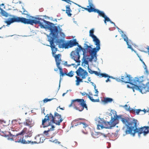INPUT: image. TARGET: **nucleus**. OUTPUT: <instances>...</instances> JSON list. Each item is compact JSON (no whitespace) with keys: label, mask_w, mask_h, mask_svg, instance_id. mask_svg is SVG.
Listing matches in <instances>:
<instances>
[{"label":"nucleus","mask_w":149,"mask_h":149,"mask_svg":"<svg viewBox=\"0 0 149 149\" xmlns=\"http://www.w3.org/2000/svg\"><path fill=\"white\" fill-rule=\"evenodd\" d=\"M61 55L60 54H58L57 55H56L54 56L55 58V61L56 63V65L57 67L60 66V65L61 60Z\"/></svg>","instance_id":"15"},{"label":"nucleus","mask_w":149,"mask_h":149,"mask_svg":"<svg viewBox=\"0 0 149 149\" xmlns=\"http://www.w3.org/2000/svg\"><path fill=\"white\" fill-rule=\"evenodd\" d=\"M91 83L93 85V86H94V88L95 90V93H96V94L94 95V96H97L98 94V91H97V89H96V85H95V84L93 83V82H91Z\"/></svg>","instance_id":"28"},{"label":"nucleus","mask_w":149,"mask_h":149,"mask_svg":"<svg viewBox=\"0 0 149 149\" xmlns=\"http://www.w3.org/2000/svg\"><path fill=\"white\" fill-rule=\"evenodd\" d=\"M68 91H67V92L65 93H64L62 94V96H63L64 95L67 93V92H68Z\"/></svg>","instance_id":"48"},{"label":"nucleus","mask_w":149,"mask_h":149,"mask_svg":"<svg viewBox=\"0 0 149 149\" xmlns=\"http://www.w3.org/2000/svg\"><path fill=\"white\" fill-rule=\"evenodd\" d=\"M63 10V11H65V10Z\"/></svg>","instance_id":"60"},{"label":"nucleus","mask_w":149,"mask_h":149,"mask_svg":"<svg viewBox=\"0 0 149 149\" xmlns=\"http://www.w3.org/2000/svg\"><path fill=\"white\" fill-rule=\"evenodd\" d=\"M58 107L60 108V109L62 110H63L64 109L62 108H60V106H59Z\"/></svg>","instance_id":"53"},{"label":"nucleus","mask_w":149,"mask_h":149,"mask_svg":"<svg viewBox=\"0 0 149 149\" xmlns=\"http://www.w3.org/2000/svg\"><path fill=\"white\" fill-rule=\"evenodd\" d=\"M26 19L24 17H20L14 16L13 18H10L5 21V22L8 25H10L11 23L15 22H21L25 24H30L33 25V24H38L41 28L45 29L46 27L44 24L46 20L41 18L36 17L27 15Z\"/></svg>","instance_id":"3"},{"label":"nucleus","mask_w":149,"mask_h":149,"mask_svg":"<svg viewBox=\"0 0 149 149\" xmlns=\"http://www.w3.org/2000/svg\"><path fill=\"white\" fill-rule=\"evenodd\" d=\"M25 129H24L21 132L19 133L16 134V135H13V136H11L12 138L11 139H13V140H15V142L21 143L23 144H27L31 143V141H29L27 139H25L28 137V135L27 136L25 135V137H22V136H19V135H23L24 133H25L24 132Z\"/></svg>","instance_id":"8"},{"label":"nucleus","mask_w":149,"mask_h":149,"mask_svg":"<svg viewBox=\"0 0 149 149\" xmlns=\"http://www.w3.org/2000/svg\"><path fill=\"white\" fill-rule=\"evenodd\" d=\"M84 47L86 51L89 52L91 56L90 61L95 58V61H96L97 60V52H93V48L92 49L91 47L90 46L88 45L87 44H85Z\"/></svg>","instance_id":"12"},{"label":"nucleus","mask_w":149,"mask_h":149,"mask_svg":"<svg viewBox=\"0 0 149 149\" xmlns=\"http://www.w3.org/2000/svg\"><path fill=\"white\" fill-rule=\"evenodd\" d=\"M54 99H55V98H51L49 99L45 98L43 100V102L44 103H46L48 101H51Z\"/></svg>","instance_id":"35"},{"label":"nucleus","mask_w":149,"mask_h":149,"mask_svg":"<svg viewBox=\"0 0 149 149\" xmlns=\"http://www.w3.org/2000/svg\"><path fill=\"white\" fill-rule=\"evenodd\" d=\"M40 143H42L43 142L44 139V138L43 137H40Z\"/></svg>","instance_id":"41"},{"label":"nucleus","mask_w":149,"mask_h":149,"mask_svg":"<svg viewBox=\"0 0 149 149\" xmlns=\"http://www.w3.org/2000/svg\"><path fill=\"white\" fill-rule=\"evenodd\" d=\"M102 134L105 137H107V135L105 134H103L101 133L100 132H96L95 131L94 132H92L91 133V135L94 138H98L99 136L101 135Z\"/></svg>","instance_id":"17"},{"label":"nucleus","mask_w":149,"mask_h":149,"mask_svg":"<svg viewBox=\"0 0 149 149\" xmlns=\"http://www.w3.org/2000/svg\"><path fill=\"white\" fill-rule=\"evenodd\" d=\"M60 70V81L61 79H62V78H61V76L63 77L65 75V74H67V73H63V70L62 68H61L60 66L58 67H57Z\"/></svg>","instance_id":"24"},{"label":"nucleus","mask_w":149,"mask_h":149,"mask_svg":"<svg viewBox=\"0 0 149 149\" xmlns=\"http://www.w3.org/2000/svg\"><path fill=\"white\" fill-rule=\"evenodd\" d=\"M121 121L127 127L125 135L130 134L134 136L135 133H137L139 136L142 134L145 136L149 132L148 126L138 128L139 123H138V121L137 120L134 119L131 120L129 118H121Z\"/></svg>","instance_id":"1"},{"label":"nucleus","mask_w":149,"mask_h":149,"mask_svg":"<svg viewBox=\"0 0 149 149\" xmlns=\"http://www.w3.org/2000/svg\"><path fill=\"white\" fill-rule=\"evenodd\" d=\"M19 124H22V123H19Z\"/></svg>","instance_id":"64"},{"label":"nucleus","mask_w":149,"mask_h":149,"mask_svg":"<svg viewBox=\"0 0 149 149\" xmlns=\"http://www.w3.org/2000/svg\"><path fill=\"white\" fill-rule=\"evenodd\" d=\"M2 15L4 16L7 17L8 16V14L4 10H2L1 11Z\"/></svg>","instance_id":"32"},{"label":"nucleus","mask_w":149,"mask_h":149,"mask_svg":"<svg viewBox=\"0 0 149 149\" xmlns=\"http://www.w3.org/2000/svg\"><path fill=\"white\" fill-rule=\"evenodd\" d=\"M56 42L58 44V47L60 48L68 49L77 45L79 47L78 49H80V51L81 50L83 51V54L84 56L85 49L82 48L81 45H79L76 39L68 40L67 42H65L63 39H57Z\"/></svg>","instance_id":"6"},{"label":"nucleus","mask_w":149,"mask_h":149,"mask_svg":"<svg viewBox=\"0 0 149 149\" xmlns=\"http://www.w3.org/2000/svg\"><path fill=\"white\" fill-rule=\"evenodd\" d=\"M75 78L77 79L76 80V85L77 86L79 85L80 82H83L82 79H80L79 77L76 76L75 77Z\"/></svg>","instance_id":"25"},{"label":"nucleus","mask_w":149,"mask_h":149,"mask_svg":"<svg viewBox=\"0 0 149 149\" xmlns=\"http://www.w3.org/2000/svg\"><path fill=\"white\" fill-rule=\"evenodd\" d=\"M53 115L50 113L47 114L45 116V118L42 120V124L43 127L51 126V127L50 129H49L48 130L45 131L43 132L44 135L47 137L52 138L54 136V133L52 131L55 128V126L52 125L53 123Z\"/></svg>","instance_id":"5"},{"label":"nucleus","mask_w":149,"mask_h":149,"mask_svg":"<svg viewBox=\"0 0 149 149\" xmlns=\"http://www.w3.org/2000/svg\"><path fill=\"white\" fill-rule=\"evenodd\" d=\"M147 49L148 50H149V47H148L147 48Z\"/></svg>","instance_id":"56"},{"label":"nucleus","mask_w":149,"mask_h":149,"mask_svg":"<svg viewBox=\"0 0 149 149\" xmlns=\"http://www.w3.org/2000/svg\"><path fill=\"white\" fill-rule=\"evenodd\" d=\"M143 77H135L133 79L130 75L126 73L123 76H122L121 78H117L116 80L119 82L125 83H130L134 85V88L139 91L142 94L149 92V82L146 83V85L142 84L143 81Z\"/></svg>","instance_id":"2"},{"label":"nucleus","mask_w":149,"mask_h":149,"mask_svg":"<svg viewBox=\"0 0 149 149\" xmlns=\"http://www.w3.org/2000/svg\"><path fill=\"white\" fill-rule=\"evenodd\" d=\"M74 74L73 72L72 71H70L68 73L65 74V75L68 76L70 77H72L73 76Z\"/></svg>","instance_id":"31"},{"label":"nucleus","mask_w":149,"mask_h":149,"mask_svg":"<svg viewBox=\"0 0 149 149\" xmlns=\"http://www.w3.org/2000/svg\"><path fill=\"white\" fill-rule=\"evenodd\" d=\"M79 120H81V119H81V118H79V119H77V120L78 121V120H79Z\"/></svg>","instance_id":"58"},{"label":"nucleus","mask_w":149,"mask_h":149,"mask_svg":"<svg viewBox=\"0 0 149 149\" xmlns=\"http://www.w3.org/2000/svg\"><path fill=\"white\" fill-rule=\"evenodd\" d=\"M93 39V41L95 43V45H96V48H93V52L97 53L100 49V42L99 40L96 37Z\"/></svg>","instance_id":"14"},{"label":"nucleus","mask_w":149,"mask_h":149,"mask_svg":"<svg viewBox=\"0 0 149 149\" xmlns=\"http://www.w3.org/2000/svg\"><path fill=\"white\" fill-rule=\"evenodd\" d=\"M46 25H47V28L50 31V34H52V37H49L48 41L50 42V47L52 49V53L53 54H55L57 51V49L55 47L54 44V40L55 38L56 37L59 33V31L57 26H55L54 24L50 22L46 21L44 23Z\"/></svg>","instance_id":"4"},{"label":"nucleus","mask_w":149,"mask_h":149,"mask_svg":"<svg viewBox=\"0 0 149 149\" xmlns=\"http://www.w3.org/2000/svg\"><path fill=\"white\" fill-rule=\"evenodd\" d=\"M102 129L104 128V127L102 125H97V129L100 130V129Z\"/></svg>","instance_id":"36"},{"label":"nucleus","mask_w":149,"mask_h":149,"mask_svg":"<svg viewBox=\"0 0 149 149\" xmlns=\"http://www.w3.org/2000/svg\"><path fill=\"white\" fill-rule=\"evenodd\" d=\"M84 100L83 99H76L72 100L71 104L69 105V107L72 106H75L74 108L77 110L80 111H82L84 108L88 109L86 104Z\"/></svg>","instance_id":"7"},{"label":"nucleus","mask_w":149,"mask_h":149,"mask_svg":"<svg viewBox=\"0 0 149 149\" xmlns=\"http://www.w3.org/2000/svg\"><path fill=\"white\" fill-rule=\"evenodd\" d=\"M130 108L129 107V110L131 111L132 113H136L137 115H138L140 111H141V110L140 109H138L136 110L132 109L131 110V108H130Z\"/></svg>","instance_id":"23"},{"label":"nucleus","mask_w":149,"mask_h":149,"mask_svg":"<svg viewBox=\"0 0 149 149\" xmlns=\"http://www.w3.org/2000/svg\"><path fill=\"white\" fill-rule=\"evenodd\" d=\"M40 136L39 135H37L35 137V139L36 140L35 141H32L31 142V143H40Z\"/></svg>","instance_id":"22"},{"label":"nucleus","mask_w":149,"mask_h":149,"mask_svg":"<svg viewBox=\"0 0 149 149\" xmlns=\"http://www.w3.org/2000/svg\"><path fill=\"white\" fill-rule=\"evenodd\" d=\"M122 36L123 37V38L124 40L127 43V45L128 46V48L130 49L131 50H133V48L132 47L131 45H130L129 44L128 38L127 36L125 34H123L122 35Z\"/></svg>","instance_id":"16"},{"label":"nucleus","mask_w":149,"mask_h":149,"mask_svg":"<svg viewBox=\"0 0 149 149\" xmlns=\"http://www.w3.org/2000/svg\"><path fill=\"white\" fill-rule=\"evenodd\" d=\"M104 77L105 78H106L107 77H108L109 78L111 77L109 76L108 74L106 73H100V77Z\"/></svg>","instance_id":"30"},{"label":"nucleus","mask_w":149,"mask_h":149,"mask_svg":"<svg viewBox=\"0 0 149 149\" xmlns=\"http://www.w3.org/2000/svg\"><path fill=\"white\" fill-rule=\"evenodd\" d=\"M59 33H60V32H62L61 31H62V29H60L59 27Z\"/></svg>","instance_id":"49"},{"label":"nucleus","mask_w":149,"mask_h":149,"mask_svg":"<svg viewBox=\"0 0 149 149\" xmlns=\"http://www.w3.org/2000/svg\"><path fill=\"white\" fill-rule=\"evenodd\" d=\"M86 63H88L87 61H86Z\"/></svg>","instance_id":"61"},{"label":"nucleus","mask_w":149,"mask_h":149,"mask_svg":"<svg viewBox=\"0 0 149 149\" xmlns=\"http://www.w3.org/2000/svg\"><path fill=\"white\" fill-rule=\"evenodd\" d=\"M78 124L81 125L84 128H85L88 126L87 124L84 123L79 122Z\"/></svg>","instance_id":"29"},{"label":"nucleus","mask_w":149,"mask_h":149,"mask_svg":"<svg viewBox=\"0 0 149 149\" xmlns=\"http://www.w3.org/2000/svg\"><path fill=\"white\" fill-rule=\"evenodd\" d=\"M109 78L108 77V78L106 80V82H108V81H110V79H109Z\"/></svg>","instance_id":"47"},{"label":"nucleus","mask_w":149,"mask_h":149,"mask_svg":"<svg viewBox=\"0 0 149 149\" xmlns=\"http://www.w3.org/2000/svg\"><path fill=\"white\" fill-rule=\"evenodd\" d=\"M119 116H116L113 118H111V122L103 121V124L104 125V128L106 129H110L111 127L115 126L118 123V119L120 117Z\"/></svg>","instance_id":"10"},{"label":"nucleus","mask_w":149,"mask_h":149,"mask_svg":"<svg viewBox=\"0 0 149 149\" xmlns=\"http://www.w3.org/2000/svg\"><path fill=\"white\" fill-rule=\"evenodd\" d=\"M32 120L31 119L29 118L26 120V121L23 123L24 125L28 126L31 127L32 125Z\"/></svg>","instance_id":"20"},{"label":"nucleus","mask_w":149,"mask_h":149,"mask_svg":"<svg viewBox=\"0 0 149 149\" xmlns=\"http://www.w3.org/2000/svg\"><path fill=\"white\" fill-rule=\"evenodd\" d=\"M88 73L87 72H85L84 74L81 75V78L82 79H84L86 78V76H87Z\"/></svg>","instance_id":"34"},{"label":"nucleus","mask_w":149,"mask_h":149,"mask_svg":"<svg viewBox=\"0 0 149 149\" xmlns=\"http://www.w3.org/2000/svg\"><path fill=\"white\" fill-rule=\"evenodd\" d=\"M5 137H6L7 136H6V135H5Z\"/></svg>","instance_id":"63"},{"label":"nucleus","mask_w":149,"mask_h":149,"mask_svg":"<svg viewBox=\"0 0 149 149\" xmlns=\"http://www.w3.org/2000/svg\"><path fill=\"white\" fill-rule=\"evenodd\" d=\"M93 73L95 74L96 75L99 76L100 77V74L99 72H97L96 71H94Z\"/></svg>","instance_id":"39"},{"label":"nucleus","mask_w":149,"mask_h":149,"mask_svg":"<svg viewBox=\"0 0 149 149\" xmlns=\"http://www.w3.org/2000/svg\"><path fill=\"white\" fill-rule=\"evenodd\" d=\"M112 98H106L104 99V101L105 103L110 102L113 101Z\"/></svg>","instance_id":"27"},{"label":"nucleus","mask_w":149,"mask_h":149,"mask_svg":"<svg viewBox=\"0 0 149 149\" xmlns=\"http://www.w3.org/2000/svg\"><path fill=\"white\" fill-rule=\"evenodd\" d=\"M85 72H86V71L84 70L82 68L79 67L76 72L78 76H80L83 74Z\"/></svg>","instance_id":"19"},{"label":"nucleus","mask_w":149,"mask_h":149,"mask_svg":"<svg viewBox=\"0 0 149 149\" xmlns=\"http://www.w3.org/2000/svg\"><path fill=\"white\" fill-rule=\"evenodd\" d=\"M89 6H87V8L81 7V8L88 11L89 13L94 12L98 13L99 15L103 17L106 15L103 12L100 11L98 9H95L94 5L93 3L92 0H88Z\"/></svg>","instance_id":"9"},{"label":"nucleus","mask_w":149,"mask_h":149,"mask_svg":"<svg viewBox=\"0 0 149 149\" xmlns=\"http://www.w3.org/2000/svg\"><path fill=\"white\" fill-rule=\"evenodd\" d=\"M67 63V62H65V64H66Z\"/></svg>","instance_id":"62"},{"label":"nucleus","mask_w":149,"mask_h":149,"mask_svg":"<svg viewBox=\"0 0 149 149\" xmlns=\"http://www.w3.org/2000/svg\"><path fill=\"white\" fill-rule=\"evenodd\" d=\"M74 65V63H72V64H71L70 65H67V66H68L69 67V66H71V65Z\"/></svg>","instance_id":"46"},{"label":"nucleus","mask_w":149,"mask_h":149,"mask_svg":"<svg viewBox=\"0 0 149 149\" xmlns=\"http://www.w3.org/2000/svg\"><path fill=\"white\" fill-rule=\"evenodd\" d=\"M110 23H111V24H113L114 25H115V23L113 22H112V21H111V20L110 21Z\"/></svg>","instance_id":"50"},{"label":"nucleus","mask_w":149,"mask_h":149,"mask_svg":"<svg viewBox=\"0 0 149 149\" xmlns=\"http://www.w3.org/2000/svg\"><path fill=\"white\" fill-rule=\"evenodd\" d=\"M140 60L142 62V63L145 65V63H144V62L142 60H141L140 58Z\"/></svg>","instance_id":"51"},{"label":"nucleus","mask_w":149,"mask_h":149,"mask_svg":"<svg viewBox=\"0 0 149 149\" xmlns=\"http://www.w3.org/2000/svg\"><path fill=\"white\" fill-rule=\"evenodd\" d=\"M81 94L82 96H84L85 95H86L88 96V98L90 99V100L93 102H99V99H93L92 97H91L89 95H88L87 93L84 92L83 93H81Z\"/></svg>","instance_id":"18"},{"label":"nucleus","mask_w":149,"mask_h":149,"mask_svg":"<svg viewBox=\"0 0 149 149\" xmlns=\"http://www.w3.org/2000/svg\"><path fill=\"white\" fill-rule=\"evenodd\" d=\"M80 49L77 48L75 50L72 51L70 54L71 58L75 61L76 62L79 63L78 65H80L81 61L79 60L80 56L79 54Z\"/></svg>","instance_id":"11"},{"label":"nucleus","mask_w":149,"mask_h":149,"mask_svg":"<svg viewBox=\"0 0 149 149\" xmlns=\"http://www.w3.org/2000/svg\"><path fill=\"white\" fill-rule=\"evenodd\" d=\"M89 94L90 95H93L92 93H91V92H89Z\"/></svg>","instance_id":"54"},{"label":"nucleus","mask_w":149,"mask_h":149,"mask_svg":"<svg viewBox=\"0 0 149 149\" xmlns=\"http://www.w3.org/2000/svg\"><path fill=\"white\" fill-rule=\"evenodd\" d=\"M66 13L67 14L68 16L71 17L72 15V14L70 13V12L72 11V10L70 9V6H66Z\"/></svg>","instance_id":"21"},{"label":"nucleus","mask_w":149,"mask_h":149,"mask_svg":"<svg viewBox=\"0 0 149 149\" xmlns=\"http://www.w3.org/2000/svg\"><path fill=\"white\" fill-rule=\"evenodd\" d=\"M13 135H10V136H8V139H10L11 140H13V139H11V138H12V137L11 136H13Z\"/></svg>","instance_id":"42"},{"label":"nucleus","mask_w":149,"mask_h":149,"mask_svg":"<svg viewBox=\"0 0 149 149\" xmlns=\"http://www.w3.org/2000/svg\"><path fill=\"white\" fill-rule=\"evenodd\" d=\"M55 71H57L58 70V69L57 68L55 69H54Z\"/></svg>","instance_id":"55"},{"label":"nucleus","mask_w":149,"mask_h":149,"mask_svg":"<svg viewBox=\"0 0 149 149\" xmlns=\"http://www.w3.org/2000/svg\"><path fill=\"white\" fill-rule=\"evenodd\" d=\"M63 1H65L66 0H62Z\"/></svg>","instance_id":"59"},{"label":"nucleus","mask_w":149,"mask_h":149,"mask_svg":"<svg viewBox=\"0 0 149 149\" xmlns=\"http://www.w3.org/2000/svg\"><path fill=\"white\" fill-rule=\"evenodd\" d=\"M4 3H2L1 5V6H4Z\"/></svg>","instance_id":"57"},{"label":"nucleus","mask_w":149,"mask_h":149,"mask_svg":"<svg viewBox=\"0 0 149 149\" xmlns=\"http://www.w3.org/2000/svg\"><path fill=\"white\" fill-rule=\"evenodd\" d=\"M60 35L61 37L62 38H65V35L62 32H60Z\"/></svg>","instance_id":"38"},{"label":"nucleus","mask_w":149,"mask_h":149,"mask_svg":"<svg viewBox=\"0 0 149 149\" xmlns=\"http://www.w3.org/2000/svg\"><path fill=\"white\" fill-rule=\"evenodd\" d=\"M104 22L106 24V21L107 22H110V19L109 18L106 16V15L105 16V17H104Z\"/></svg>","instance_id":"33"},{"label":"nucleus","mask_w":149,"mask_h":149,"mask_svg":"<svg viewBox=\"0 0 149 149\" xmlns=\"http://www.w3.org/2000/svg\"><path fill=\"white\" fill-rule=\"evenodd\" d=\"M65 2H66L67 3H70V2H72V1L70 0H66Z\"/></svg>","instance_id":"44"},{"label":"nucleus","mask_w":149,"mask_h":149,"mask_svg":"<svg viewBox=\"0 0 149 149\" xmlns=\"http://www.w3.org/2000/svg\"><path fill=\"white\" fill-rule=\"evenodd\" d=\"M141 111H143L144 113H146V110L145 109H144L143 110H141Z\"/></svg>","instance_id":"45"},{"label":"nucleus","mask_w":149,"mask_h":149,"mask_svg":"<svg viewBox=\"0 0 149 149\" xmlns=\"http://www.w3.org/2000/svg\"><path fill=\"white\" fill-rule=\"evenodd\" d=\"M53 121H52V122L57 125H60V123L63 120L61 115L56 112L54 113V116L53 115Z\"/></svg>","instance_id":"13"},{"label":"nucleus","mask_w":149,"mask_h":149,"mask_svg":"<svg viewBox=\"0 0 149 149\" xmlns=\"http://www.w3.org/2000/svg\"><path fill=\"white\" fill-rule=\"evenodd\" d=\"M88 80L89 81H91V80L90 79V77H89L88 78Z\"/></svg>","instance_id":"52"},{"label":"nucleus","mask_w":149,"mask_h":149,"mask_svg":"<svg viewBox=\"0 0 149 149\" xmlns=\"http://www.w3.org/2000/svg\"><path fill=\"white\" fill-rule=\"evenodd\" d=\"M88 68H89L88 67ZM88 72L91 74H93L94 71L92 70L91 69L88 68Z\"/></svg>","instance_id":"40"},{"label":"nucleus","mask_w":149,"mask_h":149,"mask_svg":"<svg viewBox=\"0 0 149 149\" xmlns=\"http://www.w3.org/2000/svg\"><path fill=\"white\" fill-rule=\"evenodd\" d=\"M49 141H50L54 142V143H57L59 144L61 143L60 142L58 141L57 140V139H55L54 140H50Z\"/></svg>","instance_id":"37"},{"label":"nucleus","mask_w":149,"mask_h":149,"mask_svg":"<svg viewBox=\"0 0 149 149\" xmlns=\"http://www.w3.org/2000/svg\"><path fill=\"white\" fill-rule=\"evenodd\" d=\"M94 29H92L89 31V36L91 37L92 38L96 37V36L93 34Z\"/></svg>","instance_id":"26"},{"label":"nucleus","mask_w":149,"mask_h":149,"mask_svg":"<svg viewBox=\"0 0 149 149\" xmlns=\"http://www.w3.org/2000/svg\"><path fill=\"white\" fill-rule=\"evenodd\" d=\"M124 107L126 109H128V106L127 104H125L124 106Z\"/></svg>","instance_id":"43"}]
</instances>
